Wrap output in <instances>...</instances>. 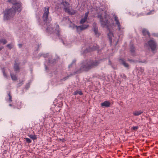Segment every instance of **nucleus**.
Instances as JSON below:
<instances>
[{
    "label": "nucleus",
    "instance_id": "f257e3e1",
    "mask_svg": "<svg viewBox=\"0 0 158 158\" xmlns=\"http://www.w3.org/2000/svg\"><path fill=\"white\" fill-rule=\"evenodd\" d=\"M16 0H9V2L13 4V6L12 8L6 9L4 11V20L10 19L14 16L16 11L20 12L21 11V5L19 3H16Z\"/></svg>",
    "mask_w": 158,
    "mask_h": 158
},
{
    "label": "nucleus",
    "instance_id": "f03ea898",
    "mask_svg": "<svg viewBox=\"0 0 158 158\" xmlns=\"http://www.w3.org/2000/svg\"><path fill=\"white\" fill-rule=\"evenodd\" d=\"M106 17L105 18H102V15H99L98 18L100 19V21L101 25L103 27H106L107 28V31L109 32L108 34V37L110 39V41L112 42V37H114L112 33V30L111 28L109 27V24L108 23V21L107 20L106 18H107L108 16H106Z\"/></svg>",
    "mask_w": 158,
    "mask_h": 158
},
{
    "label": "nucleus",
    "instance_id": "7ed1b4c3",
    "mask_svg": "<svg viewBox=\"0 0 158 158\" xmlns=\"http://www.w3.org/2000/svg\"><path fill=\"white\" fill-rule=\"evenodd\" d=\"M58 5L57 7L59 8H64L65 12L69 15H73L75 11L69 6V4L66 2L65 0H58Z\"/></svg>",
    "mask_w": 158,
    "mask_h": 158
},
{
    "label": "nucleus",
    "instance_id": "20e7f679",
    "mask_svg": "<svg viewBox=\"0 0 158 158\" xmlns=\"http://www.w3.org/2000/svg\"><path fill=\"white\" fill-rule=\"evenodd\" d=\"M145 46L150 48L152 52L156 50L157 48V45L156 43L154 40H152L145 44Z\"/></svg>",
    "mask_w": 158,
    "mask_h": 158
},
{
    "label": "nucleus",
    "instance_id": "39448f33",
    "mask_svg": "<svg viewBox=\"0 0 158 158\" xmlns=\"http://www.w3.org/2000/svg\"><path fill=\"white\" fill-rule=\"evenodd\" d=\"M99 63V62L98 61L88 63L86 65H83V70H87L98 65Z\"/></svg>",
    "mask_w": 158,
    "mask_h": 158
},
{
    "label": "nucleus",
    "instance_id": "423d86ee",
    "mask_svg": "<svg viewBox=\"0 0 158 158\" xmlns=\"http://www.w3.org/2000/svg\"><path fill=\"white\" fill-rule=\"evenodd\" d=\"M49 7H45L44 8V13L43 15V19L44 22L47 23L48 16L49 13Z\"/></svg>",
    "mask_w": 158,
    "mask_h": 158
},
{
    "label": "nucleus",
    "instance_id": "0eeeda50",
    "mask_svg": "<svg viewBox=\"0 0 158 158\" xmlns=\"http://www.w3.org/2000/svg\"><path fill=\"white\" fill-rule=\"evenodd\" d=\"M114 19L115 21L116 24L117 26L120 33L121 34H122L123 32V28L121 27L120 23L118 20L117 17L116 16H115L114 17Z\"/></svg>",
    "mask_w": 158,
    "mask_h": 158
},
{
    "label": "nucleus",
    "instance_id": "6e6552de",
    "mask_svg": "<svg viewBox=\"0 0 158 158\" xmlns=\"http://www.w3.org/2000/svg\"><path fill=\"white\" fill-rule=\"evenodd\" d=\"M88 25H85L84 26L82 25V26H77L74 25L73 28H76L78 32H79L80 31L83 30L86 28Z\"/></svg>",
    "mask_w": 158,
    "mask_h": 158
},
{
    "label": "nucleus",
    "instance_id": "1a4fd4ad",
    "mask_svg": "<svg viewBox=\"0 0 158 158\" xmlns=\"http://www.w3.org/2000/svg\"><path fill=\"white\" fill-rule=\"evenodd\" d=\"M89 12H87L86 13L84 17H82L81 20L80 21V23L81 24H82L84 23H86L87 22V18L88 17V15Z\"/></svg>",
    "mask_w": 158,
    "mask_h": 158
},
{
    "label": "nucleus",
    "instance_id": "9d476101",
    "mask_svg": "<svg viewBox=\"0 0 158 158\" xmlns=\"http://www.w3.org/2000/svg\"><path fill=\"white\" fill-rule=\"evenodd\" d=\"M47 30L48 31V32L50 31L51 30H53V31H54L55 33H56V34H57V35H59V26L58 25L56 26V28L55 29V31H54V29H53L52 28H50L49 27H48L47 28Z\"/></svg>",
    "mask_w": 158,
    "mask_h": 158
},
{
    "label": "nucleus",
    "instance_id": "9b49d317",
    "mask_svg": "<svg viewBox=\"0 0 158 158\" xmlns=\"http://www.w3.org/2000/svg\"><path fill=\"white\" fill-rule=\"evenodd\" d=\"M110 103L109 102L106 101L104 102H103L101 104V105L102 106L106 107L109 106H110Z\"/></svg>",
    "mask_w": 158,
    "mask_h": 158
},
{
    "label": "nucleus",
    "instance_id": "f8f14e48",
    "mask_svg": "<svg viewBox=\"0 0 158 158\" xmlns=\"http://www.w3.org/2000/svg\"><path fill=\"white\" fill-rule=\"evenodd\" d=\"M14 69L15 70V73H16L17 72V71L19 69V64L18 63H16L15 64L14 66Z\"/></svg>",
    "mask_w": 158,
    "mask_h": 158
},
{
    "label": "nucleus",
    "instance_id": "ddd939ff",
    "mask_svg": "<svg viewBox=\"0 0 158 158\" xmlns=\"http://www.w3.org/2000/svg\"><path fill=\"white\" fill-rule=\"evenodd\" d=\"M119 62L123 64L125 67H128V65L125 62L124 60L123 59L119 60Z\"/></svg>",
    "mask_w": 158,
    "mask_h": 158
},
{
    "label": "nucleus",
    "instance_id": "4468645a",
    "mask_svg": "<svg viewBox=\"0 0 158 158\" xmlns=\"http://www.w3.org/2000/svg\"><path fill=\"white\" fill-rule=\"evenodd\" d=\"M143 113V111L141 110L135 111L133 112V114L135 116H138L141 114Z\"/></svg>",
    "mask_w": 158,
    "mask_h": 158
},
{
    "label": "nucleus",
    "instance_id": "2eb2a0df",
    "mask_svg": "<svg viewBox=\"0 0 158 158\" xmlns=\"http://www.w3.org/2000/svg\"><path fill=\"white\" fill-rule=\"evenodd\" d=\"M142 33L144 35H147L148 37L150 36V34L147 30L143 29V30Z\"/></svg>",
    "mask_w": 158,
    "mask_h": 158
},
{
    "label": "nucleus",
    "instance_id": "dca6fc26",
    "mask_svg": "<svg viewBox=\"0 0 158 158\" xmlns=\"http://www.w3.org/2000/svg\"><path fill=\"white\" fill-rule=\"evenodd\" d=\"M94 32L95 33V35H96L97 36H98L99 35V33L98 31V28L96 27H95L94 28Z\"/></svg>",
    "mask_w": 158,
    "mask_h": 158
},
{
    "label": "nucleus",
    "instance_id": "f3484780",
    "mask_svg": "<svg viewBox=\"0 0 158 158\" xmlns=\"http://www.w3.org/2000/svg\"><path fill=\"white\" fill-rule=\"evenodd\" d=\"M10 76L12 80H16L17 79V77L15 75H14L11 72H10Z\"/></svg>",
    "mask_w": 158,
    "mask_h": 158
},
{
    "label": "nucleus",
    "instance_id": "a211bd4d",
    "mask_svg": "<svg viewBox=\"0 0 158 158\" xmlns=\"http://www.w3.org/2000/svg\"><path fill=\"white\" fill-rule=\"evenodd\" d=\"M29 137L33 139H37L36 136L35 135H28Z\"/></svg>",
    "mask_w": 158,
    "mask_h": 158
},
{
    "label": "nucleus",
    "instance_id": "6ab92c4d",
    "mask_svg": "<svg viewBox=\"0 0 158 158\" xmlns=\"http://www.w3.org/2000/svg\"><path fill=\"white\" fill-rule=\"evenodd\" d=\"M6 41L4 39H2L0 40V43H2L4 44H6Z\"/></svg>",
    "mask_w": 158,
    "mask_h": 158
},
{
    "label": "nucleus",
    "instance_id": "aec40b11",
    "mask_svg": "<svg viewBox=\"0 0 158 158\" xmlns=\"http://www.w3.org/2000/svg\"><path fill=\"white\" fill-rule=\"evenodd\" d=\"M90 50L89 51H91L94 50H98V47H97V46H95L94 47V48H90Z\"/></svg>",
    "mask_w": 158,
    "mask_h": 158
},
{
    "label": "nucleus",
    "instance_id": "412c9836",
    "mask_svg": "<svg viewBox=\"0 0 158 158\" xmlns=\"http://www.w3.org/2000/svg\"><path fill=\"white\" fill-rule=\"evenodd\" d=\"M78 94L81 95L82 94V93L81 91H76L74 93V94L75 95H77Z\"/></svg>",
    "mask_w": 158,
    "mask_h": 158
},
{
    "label": "nucleus",
    "instance_id": "4be33fe9",
    "mask_svg": "<svg viewBox=\"0 0 158 158\" xmlns=\"http://www.w3.org/2000/svg\"><path fill=\"white\" fill-rule=\"evenodd\" d=\"M25 140L27 142L30 143L31 142V140L29 138H25Z\"/></svg>",
    "mask_w": 158,
    "mask_h": 158
},
{
    "label": "nucleus",
    "instance_id": "5701e85b",
    "mask_svg": "<svg viewBox=\"0 0 158 158\" xmlns=\"http://www.w3.org/2000/svg\"><path fill=\"white\" fill-rule=\"evenodd\" d=\"M139 128L138 126H134L132 127L131 129L135 131Z\"/></svg>",
    "mask_w": 158,
    "mask_h": 158
},
{
    "label": "nucleus",
    "instance_id": "b1692460",
    "mask_svg": "<svg viewBox=\"0 0 158 158\" xmlns=\"http://www.w3.org/2000/svg\"><path fill=\"white\" fill-rule=\"evenodd\" d=\"M7 47H8L10 49H11L13 47V45L12 44H10L7 45Z\"/></svg>",
    "mask_w": 158,
    "mask_h": 158
},
{
    "label": "nucleus",
    "instance_id": "393cba45",
    "mask_svg": "<svg viewBox=\"0 0 158 158\" xmlns=\"http://www.w3.org/2000/svg\"><path fill=\"white\" fill-rule=\"evenodd\" d=\"M3 75L4 76V77L6 78H7V75H6V73H5V71L3 70Z\"/></svg>",
    "mask_w": 158,
    "mask_h": 158
},
{
    "label": "nucleus",
    "instance_id": "a878e982",
    "mask_svg": "<svg viewBox=\"0 0 158 158\" xmlns=\"http://www.w3.org/2000/svg\"><path fill=\"white\" fill-rule=\"evenodd\" d=\"M8 96H9V101L10 102H11L12 101V100H11V96L10 95V94H8Z\"/></svg>",
    "mask_w": 158,
    "mask_h": 158
},
{
    "label": "nucleus",
    "instance_id": "bb28decb",
    "mask_svg": "<svg viewBox=\"0 0 158 158\" xmlns=\"http://www.w3.org/2000/svg\"><path fill=\"white\" fill-rule=\"evenodd\" d=\"M131 52H133L134 51V50L133 49V48H131Z\"/></svg>",
    "mask_w": 158,
    "mask_h": 158
},
{
    "label": "nucleus",
    "instance_id": "cd10ccee",
    "mask_svg": "<svg viewBox=\"0 0 158 158\" xmlns=\"http://www.w3.org/2000/svg\"><path fill=\"white\" fill-rule=\"evenodd\" d=\"M140 70L141 72L142 73H143V71H144V70H143V69H141V68H140Z\"/></svg>",
    "mask_w": 158,
    "mask_h": 158
},
{
    "label": "nucleus",
    "instance_id": "c85d7f7f",
    "mask_svg": "<svg viewBox=\"0 0 158 158\" xmlns=\"http://www.w3.org/2000/svg\"><path fill=\"white\" fill-rule=\"evenodd\" d=\"M152 14V12L148 13L147 14V15H149Z\"/></svg>",
    "mask_w": 158,
    "mask_h": 158
},
{
    "label": "nucleus",
    "instance_id": "c756f323",
    "mask_svg": "<svg viewBox=\"0 0 158 158\" xmlns=\"http://www.w3.org/2000/svg\"><path fill=\"white\" fill-rule=\"evenodd\" d=\"M19 47H21V46H22V45L21 44H19Z\"/></svg>",
    "mask_w": 158,
    "mask_h": 158
},
{
    "label": "nucleus",
    "instance_id": "7c9ffc66",
    "mask_svg": "<svg viewBox=\"0 0 158 158\" xmlns=\"http://www.w3.org/2000/svg\"><path fill=\"white\" fill-rule=\"evenodd\" d=\"M3 48L2 47H0V51Z\"/></svg>",
    "mask_w": 158,
    "mask_h": 158
},
{
    "label": "nucleus",
    "instance_id": "2f4dec72",
    "mask_svg": "<svg viewBox=\"0 0 158 158\" xmlns=\"http://www.w3.org/2000/svg\"><path fill=\"white\" fill-rule=\"evenodd\" d=\"M63 44H65V43L64 41L63 42Z\"/></svg>",
    "mask_w": 158,
    "mask_h": 158
},
{
    "label": "nucleus",
    "instance_id": "473e14b6",
    "mask_svg": "<svg viewBox=\"0 0 158 158\" xmlns=\"http://www.w3.org/2000/svg\"><path fill=\"white\" fill-rule=\"evenodd\" d=\"M17 108L19 109H20V107H17Z\"/></svg>",
    "mask_w": 158,
    "mask_h": 158
},
{
    "label": "nucleus",
    "instance_id": "72a5a7b5",
    "mask_svg": "<svg viewBox=\"0 0 158 158\" xmlns=\"http://www.w3.org/2000/svg\"><path fill=\"white\" fill-rule=\"evenodd\" d=\"M45 68H46V69H47V66H46V67Z\"/></svg>",
    "mask_w": 158,
    "mask_h": 158
},
{
    "label": "nucleus",
    "instance_id": "f704fd0d",
    "mask_svg": "<svg viewBox=\"0 0 158 158\" xmlns=\"http://www.w3.org/2000/svg\"><path fill=\"white\" fill-rule=\"evenodd\" d=\"M75 62V61H73V63H74V62Z\"/></svg>",
    "mask_w": 158,
    "mask_h": 158
},
{
    "label": "nucleus",
    "instance_id": "c9c22d12",
    "mask_svg": "<svg viewBox=\"0 0 158 158\" xmlns=\"http://www.w3.org/2000/svg\"><path fill=\"white\" fill-rule=\"evenodd\" d=\"M70 66H71V65H70V66H69V67H70Z\"/></svg>",
    "mask_w": 158,
    "mask_h": 158
},
{
    "label": "nucleus",
    "instance_id": "e433bc0d",
    "mask_svg": "<svg viewBox=\"0 0 158 158\" xmlns=\"http://www.w3.org/2000/svg\"><path fill=\"white\" fill-rule=\"evenodd\" d=\"M9 105L10 106H11V104H10Z\"/></svg>",
    "mask_w": 158,
    "mask_h": 158
}]
</instances>
